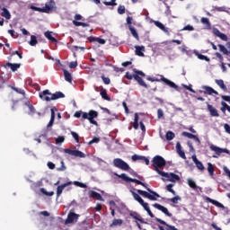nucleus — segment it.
Instances as JSON below:
<instances>
[{
	"label": "nucleus",
	"mask_w": 230,
	"mask_h": 230,
	"mask_svg": "<svg viewBox=\"0 0 230 230\" xmlns=\"http://www.w3.org/2000/svg\"><path fill=\"white\" fill-rule=\"evenodd\" d=\"M114 175H116V177H119V179H122V181H125V182H135V184H138L139 186H143L144 188H146V190H146H137L138 195H142V197H145V199H148L149 200H157V199L161 198V196L157 192L148 188L146 186V183H144L143 181L137 179H132L127 176L126 173L118 174L115 172Z\"/></svg>",
	"instance_id": "nucleus-1"
},
{
	"label": "nucleus",
	"mask_w": 230,
	"mask_h": 230,
	"mask_svg": "<svg viewBox=\"0 0 230 230\" xmlns=\"http://www.w3.org/2000/svg\"><path fill=\"white\" fill-rule=\"evenodd\" d=\"M133 72L135 73L134 75L127 72L125 75V78H127L128 80H132L134 78V80L137 82L138 85L144 87L145 89H148V84H146V83H145V81L143 80V78H145L146 75L143 71L137 70L136 68L133 69Z\"/></svg>",
	"instance_id": "nucleus-2"
},
{
	"label": "nucleus",
	"mask_w": 230,
	"mask_h": 230,
	"mask_svg": "<svg viewBox=\"0 0 230 230\" xmlns=\"http://www.w3.org/2000/svg\"><path fill=\"white\" fill-rule=\"evenodd\" d=\"M75 118H82L81 121H84V119H88V121L92 125H95L98 127V122L94 120L95 118H98V111L94 110H91L88 113L82 111H75L74 114Z\"/></svg>",
	"instance_id": "nucleus-3"
},
{
	"label": "nucleus",
	"mask_w": 230,
	"mask_h": 230,
	"mask_svg": "<svg viewBox=\"0 0 230 230\" xmlns=\"http://www.w3.org/2000/svg\"><path fill=\"white\" fill-rule=\"evenodd\" d=\"M40 100L43 102H51V100H59V98H66V94L62 92H56L55 93H51L49 90H44L43 92L40 93Z\"/></svg>",
	"instance_id": "nucleus-4"
},
{
	"label": "nucleus",
	"mask_w": 230,
	"mask_h": 230,
	"mask_svg": "<svg viewBox=\"0 0 230 230\" xmlns=\"http://www.w3.org/2000/svg\"><path fill=\"white\" fill-rule=\"evenodd\" d=\"M152 163H153L152 166L155 172H156L158 175H161L164 172L160 170H163L164 166H166V160H164L161 155H155L153 158Z\"/></svg>",
	"instance_id": "nucleus-5"
},
{
	"label": "nucleus",
	"mask_w": 230,
	"mask_h": 230,
	"mask_svg": "<svg viewBox=\"0 0 230 230\" xmlns=\"http://www.w3.org/2000/svg\"><path fill=\"white\" fill-rule=\"evenodd\" d=\"M113 165L115 168H119L124 172H128V170H131L130 165H128V164H127V162L123 161L121 158H115L113 160Z\"/></svg>",
	"instance_id": "nucleus-6"
},
{
	"label": "nucleus",
	"mask_w": 230,
	"mask_h": 230,
	"mask_svg": "<svg viewBox=\"0 0 230 230\" xmlns=\"http://www.w3.org/2000/svg\"><path fill=\"white\" fill-rule=\"evenodd\" d=\"M31 9L34 10V12H40V13H51V12H53V6H49L48 4H46L43 8L31 5Z\"/></svg>",
	"instance_id": "nucleus-7"
},
{
	"label": "nucleus",
	"mask_w": 230,
	"mask_h": 230,
	"mask_svg": "<svg viewBox=\"0 0 230 230\" xmlns=\"http://www.w3.org/2000/svg\"><path fill=\"white\" fill-rule=\"evenodd\" d=\"M162 177H165L167 179V181H169V182H177V181H181V177H179V175L173 173V172H162V174H160Z\"/></svg>",
	"instance_id": "nucleus-8"
},
{
	"label": "nucleus",
	"mask_w": 230,
	"mask_h": 230,
	"mask_svg": "<svg viewBox=\"0 0 230 230\" xmlns=\"http://www.w3.org/2000/svg\"><path fill=\"white\" fill-rule=\"evenodd\" d=\"M160 76H161V79L155 78V82H164L166 84V85H168L172 89H175L176 91L179 90V86L175 84V83L170 81L169 79L164 77V75H160Z\"/></svg>",
	"instance_id": "nucleus-9"
},
{
	"label": "nucleus",
	"mask_w": 230,
	"mask_h": 230,
	"mask_svg": "<svg viewBox=\"0 0 230 230\" xmlns=\"http://www.w3.org/2000/svg\"><path fill=\"white\" fill-rule=\"evenodd\" d=\"M65 154H68V155H74V157H80L84 158L85 157V154L84 152L79 151V150H72L69 148L64 149Z\"/></svg>",
	"instance_id": "nucleus-10"
},
{
	"label": "nucleus",
	"mask_w": 230,
	"mask_h": 230,
	"mask_svg": "<svg viewBox=\"0 0 230 230\" xmlns=\"http://www.w3.org/2000/svg\"><path fill=\"white\" fill-rule=\"evenodd\" d=\"M209 148L212 152H215L217 155H220L221 154H230L227 148H221L215 145H210Z\"/></svg>",
	"instance_id": "nucleus-11"
},
{
	"label": "nucleus",
	"mask_w": 230,
	"mask_h": 230,
	"mask_svg": "<svg viewBox=\"0 0 230 230\" xmlns=\"http://www.w3.org/2000/svg\"><path fill=\"white\" fill-rule=\"evenodd\" d=\"M78 218H80V215L69 212L66 220V224H73V222H78Z\"/></svg>",
	"instance_id": "nucleus-12"
},
{
	"label": "nucleus",
	"mask_w": 230,
	"mask_h": 230,
	"mask_svg": "<svg viewBox=\"0 0 230 230\" xmlns=\"http://www.w3.org/2000/svg\"><path fill=\"white\" fill-rule=\"evenodd\" d=\"M206 103H207V109L210 113V116H212V118H218L220 116V114L218 113V111L215 107H213V105L209 104V102H206Z\"/></svg>",
	"instance_id": "nucleus-13"
},
{
	"label": "nucleus",
	"mask_w": 230,
	"mask_h": 230,
	"mask_svg": "<svg viewBox=\"0 0 230 230\" xmlns=\"http://www.w3.org/2000/svg\"><path fill=\"white\" fill-rule=\"evenodd\" d=\"M153 208H155V209H159V211H162V213H164V215H166V217H172V213H170V211H168V208H166V207H164L163 205H161L159 203L153 204Z\"/></svg>",
	"instance_id": "nucleus-14"
},
{
	"label": "nucleus",
	"mask_w": 230,
	"mask_h": 230,
	"mask_svg": "<svg viewBox=\"0 0 230 230\" xmlns=\"http://www.w3.org/2000/svg\"><path fill=\"white\" fill-rule=\"evenodd\" d=\"M71 184H73L72 181H67L66 183H63L59 186H58L57 188V197H60V195H62V191H64V190H66V188H67V186H71Z\"/></svg>",
	"instance_id": "nucleus-15"
},
{
	"label": "nucleus",
	"mask_w": 230,
	"mask_h": 230,
	"mask_svg": "<svg viewBox=\"0 0 230 230\" xmlns=\"http://www.w3.org/2000/svg\"><path fill=\"white\" fill-rule=\"evenodd\" d=\"M58 109H57V107H52L50 109V112H51V116H50V120L48 124V128H49L50 127H53V123H55V112H58Z\"/></svg>",
	"instance_id": "nucleus-16"
},
{
	"label": "nucleus",
	"mask_w": 230,
	"mask_h": 230,
	"mask_svg": "<svg viewBox=\"0 0 230 230\" xmlns=\"http://www.w3.org/2000/svg\"><path fill=\"white\" fill-rule=\"evenodd\" d=\"M217 58L220 59L221 62V69L223 73H227V67L226 66V63H224V56H222V54H220L219 52H216L215 53Z\"/></svg>",
	"instance_id": "nucleus-17"
},
{
	"label": "nucleus",
	"mask_w": 230,
	"mask_h": 230,
	"mask_svg": "<svg viewBox=\"0 0 230 230\" xmlns=\"http://www.w3.org/2000/svg\"><path fill=\"white\" fill-rule=\"evenodd\" d=\"M181 135L184 137H188L189 139H194V141H196L197 143H200V138H199V137H197V135H193L190 132H187V131H183L181 133Z\"/></svg>",
	"instance_id": "nucleus-18"
},
{
	"label": "nucleus",
	"mask_w": 230,
	"mask_h": 230,
	"mask_svg": "<svg viewBox=\"0 0 230 230\" xmlns=\"http://www.w3.org/2000/svg\"><path fill=\"white\" fill-rule=\"evenodd\" d=\"M140 206H142V208H144V209L146 211L147 215H149V217L151 218H155V215L154 213H152V210H150V205H148V203L142 201V203H140Z\"/></svg>",
	"instance_id": "nucleus-19"
},
{
	"label": "nucleus",
	"mask_w": 230,
	"mask_h": 230,
	"mask_svg": "<svg viewBox=\"0 0 230 230\" xmlns=\"http://www.w3.org/2000/svg\"><path fill=\"white\" fill-rule=\"evenodd\" d=\"M187 184L190 186V188H191V190H194V191H199H199H202V188L197 186V183H195L191 179L187 180Z\"/></svg>",
	"instance_id": "nucleus-20"
},
{
	"label": "nucleus",
	"mask_w": 230,
	"mask_h": 230,
	"mask_svg": "<svg viewBox=\"0 0 230 230\" xmlns=\"http://www.w3.org/2000/svg\"><path fill=\"white\" fill-rule=\"evenodd\" d=\"M176 152L181 157V159H186V153L182 151V146H181V142H177L176 144Z\"/></svg>",
	"instance_id": "nucleus-21"
},
{
	"label": "nucleus",
	"mask_w": 230,
	"mask_h": 230,
	"mask_svg": "<svg viewBox=\"0 0 230 230\" xmlns=\"http://www.w3.org/2000/svg\"><path fill=\"white\" fill-rule=\"evenodd\" d=\"M4 67H10V69L13 71V72H15L17 71V69H19L21 67V64H18V63H10V62H7L5 65H4Z\"/></svg>",
	"instance_id": "nucleus-22"
},
{
	"label": "nucleus",
	"mask_w": 230,
	"mask_h": 230,
	"mask_svg": "<svg viewBox=\"0 0 230 230\" xmlns=\"http://www.w3.org/2000/svg\"><path fill=\"white\" fill-rule=\"evenodd\" d=\"M200 21L205 30H211V22H209V18L202 17Z\"/></svg>",
	"instance_id": "nucleus-23"
},
{
	"label": "nucleus",
	"mask_w": 230,
	"mask_h": 230,
	"mask_svg": "<svg viewBox=\"0 0 230 230\" xmlns=\"http://www.w3.org/2000/svg\"><path fill=\"white\" fill-rule=\"evenodd\" d=\"M204 91V94H217L218 95V92H217L215 89H213L211 86H203L202 87Z\"/></svg>",
	"instance_id": "nucleus-24"
},
{
	"label": "nucleus",
	"mask_w": 230,
	"mask_h": 230,
	"mask_svg": "<svg viewBox=\"0 0 230 230\" xmlns=\"http://www.w3.org/2000/svg\"><path fill=\"white\" fill-rule=\"evenodd\" d=\"M89 42H98L99 44H105V42H107L105 40L102 39V38H96L94 36H90L88 38Z\"/></svg>",
	"instance_id": "nucleus-25"
},
{
	"label": "nucleus",
	"mask_w": 230,
	"mask_h": 230,
	"mask_svg": "<svg viewBox=\"0 0 230 230\" xmlns=\"http://www.w3.org/2000/svg\"><path fill=\"white\" fill-rule=\"evenodd\" d=\"M100 94L103 100H106L107 102H111V97H109V94H107V90L103 87L100 88Z\"/></svg>",
	"instance_id": "nucleus-26"
},
{
	"label": "nucleus",
	"mask_w": 230,
	"mask_h": 230,
	"mask_svg": "<svg viewBox=\"0 0 230 230\" xmlns=\"http://www.w3.org/2000/svg\"><path fill=\"white\" fill-rule=\"evenodd\" d=\"M63 73H64L66 82H68L69 84H73V75H71V73H69V71L66 69L63 70Z\"/></svg>",
	"instance_id": "nucleus-27"
},
{
	"label": "nucleus",
	"mask_w": 230,
	"mask_h": 230,
	"mask_svg": "<svg viewBox=\"0 0 230 230\" xmlns=\"http://www.w3.org/2000/svg\"><path fill=\"white\" fill-rule=\"evenodd\" d=\"M89 196L92 197V199H95L96 200H103L102 194H100L94 190H91L89 192Z\"/></svg>",
	"instance_id": "nucleus-28"
},
{
	"label": "nucleus",
	"mask_w": 230,
	"mask_h": 230,
	"mask_svg": "<svg viewBox=\"0 0 230 230\" xmlns=\"http://www.w3.org/2000/svg\"><path fill=\"white\" fill-rule=\"evenodd\" d=\"M1 16L4 17L7 20L12 19V14L10 13V11H8V9H6L5 7L2 8Z\"/></svg>",
	"instance_id": "nucleus-29"
},
{
	"label": "nucleus",
	"mask_w": 230,
	"mask_h": 230,
	"mask_svg": "<svg viewBox=\"0 0 230 230\" xmlns=\"http://www.w3.org/2000/svg\"><path fill=\"white\" fill-rule=\"evenodd\" d=\"M155 25L160 30H162V31H164V33H168V29L161 22L159 21L155 22Z\"/></svg>",
	"instance_id": "nucleus-30"
},
{
	"label": "nucleus",
	"mask_w": 230,
	"mask_h": 230,
	"mask_svg": "<svg viewBox=\"0 0 230 230\" xmlns=\"http://www.w3.org/2000/svg\"><path fill=\"white\" fill-rule=\"evenodd\" d=\"M216 84L222 89L223 91H227V86H226V84H224V80L222 79H216Z\"/></svg>",
	"instance_id": "nucleus-31"
},
{
	"label": "nucleus",
	"mask_w": 230,
	"mask_h": 230,
	"mask_svg": "<svg viewBox=\"0 0 230 230\" xmlns=\"http://www.w3.org/2000/svg\"><path fill=\"white\" fill-rule=\"evenodd\" d=\"M133 128H135V130H137V128H139V114H137V113H135Z\"/></svg>",
	"instance_id": "nucleus-32"
},
{
	"label": "nucleus",
	"mask_w": 230,
	"mask_h": 230,
	"mask_svg": "<svg viewBox=\"0 0 230 230\" xmlns=\"http://www.w3.org/2000/svg\"><path fill=\"white\" fill-rule=\"evenodd\" d=\"M128 29H129V31H130L131 35H132L133 37H135V39H136L137 40H139V34H137V31H136V28H134V27H132V25H130V26L128 27Z\"/></svg>",
	"instance_id": "nucleus-33"
},
{
	"label": "nucleus",
	"mask_w": 230,
	"mask_h": 230,
	"mask_svg": "<svg viewBox=\"0 0 230 230\" xmlns=\"http://www.w3.org/2000/svg\"><path fill=\"white\" fill-rule=\"evenodd\" d=\"M143 51H145V47H136V55H137V57H145Z\"/></svg>",
	"instance_id": "nucleus-34"
},
{
	"label": "nucleus",
	"mask_w": 230,
	"mask_h": 230,
	"mask_svg": "<svg viewBox=\"0 0 230 230\" xmlns=\"http://www.w3.org/2000/svg\"><path fill=\"white\" fill-rule=\"evenodd\" d=\"M45 37H46L49 40H50V42H58V40H57V39L51 35V32H50V31H46V32H45Z\"/></svg>",
	"instance_id": "nucleus-35"
},
{
	"label": "nucleus",
	"mask_w": 230,
	"mask_h": 230,
	"mask_svg": "<svg viewBox=\"0 0 230 230\" xmlns=\"http://www.w3.org/2000/svg\"><path fill=\"white\" fill-rule=\"evenodd\" d=\"M165 137L167 141H172V139L175 138V133H173V131H168L165 134Z\"/></svg>",
	"instance_id": "nucleus-36"
},
{
	"label": "nucleus",
	"mask_w": 230,
	"mask_h": 230,
	"mask_svg": "<svg viewBox=\"0 0 230 230\" xmlns=\"http://www.w3.org/2000/svg\"><path fill=\"white\" fill-rule=\"evenodd\" d=\"M208 172L209 175L211 176L215 175V167L213 166V164L211 163L208 164Z\"/></svg>",
	"instance_id": "nucleus-37"
},
{
	"label": "nucleus",
	"mask_w": 230,
	"mask_h": 230,
	"mask_svg": "<svg viewBox=\"0 0 230 230\" xmlns=\"http://www.w3.org/2000/svg\"><path fill=\"white\" fill-rule=\"evenodd\" d=\"M123 224V220L121 219H114L111 224L110 227H116V226H121Z\"/></svg>",
	"instance_id": "nucleus-38"
},
{
	"label": "nucleus",
	"mask_w": 230,
	"mask_h": 230,
	"mask_svg": "<svg viewBox=\"0 0 230 230\" xmlns=\"http://www.w3.org/2000/svg\"><path fill=\"white\" fill-rule=\"evenodd\" d=\"M11 89H13V91H15V93H17L18 94H22V96H26V92H24V90H22L21 88L12 86Z\"/></svg>",
	"instance_id": "nucleus-39"
},
{
	"label": "nucleus",
	"mask_w": 230,
	"mask_h": 230,
	"mask_svg": "<svg viewBox=\"0 0 230 230\" xmlns=\"http://www.w3.org/2000/svg\"><path fill=\"white\" fill-rule=\"evenodd\" d=\"M196 55H197L198 58L199 60H205V62H210L211 61V59H209V58H208L207 56H204L202 54H199V52H197Z\"/></svg>",
	"instance_id": "nucleus-40"
},
{
	"label": "nucleus",
	"mask_w": 230,
	"mask_h": 230,
	"mask_svg": "<svg viewBox=\"0 0 230 230\" xmlns=\"http://www.w3.org/2000/svg\"><path fill=\"white\" fill-rule=\"evenodd\" d=\"M172 188H173V184L172 183L166 185L165 187V189L167 190V191H169V193H172V195H177V192H175V190Z\"/></svg>",
	"instance_id": "nucleus-41"
},
{
	"label": "nucleus",
	"mask_w": 230,
	"mask_h": 230,
	"mask_svg": "<svg viewBox=\"0 0 230 230\" xmlns=\"http://www.w3.org/2000/svg\"><path fill=\"white\" fill-rule=\"evenodd\" d=\"M132 195H133V199H135L137 202H138L139 204L143 203L144 200L141 199V196H139V194L133 191Z\"/></svg>",
	"instance_id": "nucleus-42"
},
{
	"label": "nucleus",
	"mask_w": 230,
	"mask_h": 230,
	"mask_svg": "<svg viewBox=\"0 0 230 230\" xmlns=\"http://www.w3.org/2000/svg\"><path fill=\"white\" fill-rule=\"evenodd\" d=\"M37 36L31 35V40L29 42L30 46H37Z\"/></svg>",
	"instance_id": "nucleus-43"
},
{
	"label": "nucleus",
	"mask_w": 230,
	"mask_h": 230,
	"mask_svg": "<svg viewBox=\"0 0 230 230\" xmlns=\"http://www.w3.org/2000/svg\"><path fill=\"white\" fill-rule=\"evenodd\" d=\"M208 201L213 204L214 206H217V208H224V205L215 199H208Z\"/></svg>",
	"instance_id": "nucleus-44"
},
{
	"label": "nucleus",
	"mask_w": 230,
	"mask_h": 230,
	"mask_svg": "<svg viewBox=\"0 0 230 230\" xmlns=\"http://www.w3.org/2000/svg\"><path fill=\"white\" fill-rule=\"evenodd\" d=\"M25 105H27L29 108V111H30L29 114H35L36 110L32 104H30V102H26Z\"/></svg>",
	"instance_id": "nucleus-45"
},
{
	"label": "nucleus",
	"mask_w": 230,
	"mask_h": 230,
	"mask_svg": "<svg viewBox=\"0 0 230 230\" xmlns=\"http://www.w3.org/2000/svg\"><path fill=\"white\" fill-rule=\"evenodd\" d=\"M105 6H118L116 0H111V2L104 1L102 2Z\"/></svg>",
	"instance_id": "nucleus-46"
},
{
	"label": "nucleus",
	"mask_w": 230,
	"mask_h": 230,
	"mask_svg": "<svg viewBox=\"0 0 230 230\" xmlns=\"http://www.w3.org/2000/svg\"><path fill=\"white\" fill-rule=\"evenodd\" d=\"M40 191L43 195H46L47 197H53V195H55L54 191L48 192L44 188L40 189Z\"/></svg>",
	"instance_id": "nucleus-47"
},
{
	"label": "nucleus",
	"mask_w": 230,
	"mask_h": 230,
	"mask_svg": "<svg viewBox=\"0 0 230 230\" xmlns=\"http://www.w3.org/2000/svg\"><path fill=\"white\" fill-rule=\"evenodd\" d=\"M179 200H181L180 196H175L172 199H169V202H172V204H179Z\"/></svg>",
	"instance_id": "nucleus-48"
},
{
	"label": "nucleus",
	"mask_w": 230,
	"mask_h": 230,
	"mask_svg": "<svg viewBox=\"0 0 230 230\" xmlns=\"http://www.w3.org/2000/svg\"><path fill=\"white\" fill-rule=\"evenodd\" d=\"M71 136L75 140V143H80V137L78 136V134L76 132L71 131Z\"/></svg>",
	"instance_id": "nucleus-49"
},
{
	"label": "nucleus",
	"mask_w": 230,
	"mask_h": 230,
	"mask_svg": "<svg viewBox=\"0 0 230 230\" xmlns=\"http://www.w3.org/2000/svg\"><path fill=\"white\" fill-rule=\"evenodd\" d=\"M195 31V28L193 26H191V25H186L181 30V31Z\"/></svg>",
	"instance_id": "nucleus-50"
},
{
	"label": "nucleus",
	"mask_w": 230,
	"mask_h": 230,
	"mask_svg": "<svg viewBox=\"0 0 230 230\" xmlns=\"http://www.w3.org/2000/svg\"><path fill=\"white\" fill-rule=\"evenodd\" d=\"M101 78L105 85H109L111 84V78L105 77V75H102Z\"/></svg>",
	"instance_id": "nucleus-51"
},
{
	"label": "nucleus",
	"mask_w": 230,
	"mask_h": 230,
	"mask_svg": "<svg viewBox=\"0 0 230 230\" xmlns=\"http://www.w3.org/2000/svg\"><path fill=\"white\" fill-rule=\"evenodd\" d=\"M74 185L77 186L78 188H87V185L85 183L80 181H74Z\"/></svg>",
	"instance_id": "nucleus-52"
},
{
	"label": "nucleus",
	"mask_w": 230,
	"mask_h": 230,
	"mask_svg": "<svg viewBox=\"0 0 230 230\" xmlns=\"http://www.w3.org/2000/svg\"><path fill=\"white\" fill-rule=\"evenodd\" d=\"M131 159H132V161H134V162H136V161H142L143 156L138 155H133L131 156Z\"/></svg>",
	"instance_id": "nucleus-53"
},
{
	"label": "nucleus",
	"mask_w": 230,
	"mask_h": 230,
	"mask_svg": "<svg viewBox=\"0 0 230 230\" xmlns=\"http://www.w3.org/2000/svg\"><path fill=\"white\" fill-rule=\"evenodd\" d=\"M196 166L198 168V170H200L201 172H203V170H205L206 168L204 167V164H202V162H197Z\"/></svg>",
	"instance_id": "nucleus-54"
},
{
	"label": "nucleus",
	"mask_w": 230,
	"mask_h": 230,
	"mask_svg": "<svg viewBox=\"0 0 230 230\" xmlns=\"http://www.w3.org/2000/svg\"><path fill=\"white\" fill-rule=\"evenodd\" d=\"M118 13H119V15H123V13H125V5H119L118 7Z\"/></svg>",
	"instance_id": "nucleus-55"
},
{
	"label": "nucleus",
	"mask_w": 230,
	"mask_h": 230,
	"mask_svg": "<svg viewBox=\"0 0 230 230\" xmlns=\"http://www.w3.org/2000/svg\"><path fill=\"white\" fill-rule=\"evenodd\" d=\"M94 143H100V137H93L92 140L88 142V145H93Z\"/></svg>",
	"instance_id": "nucleus-56"
},
{
	"label": "nucleus",
	"mask_w": 230,
	"mask_h": 230,
	"mask_svg": "<svg viewBox=\"0 0 230 230\" xmlns=\"http://www.w3.org/2000/svg\"><path fill=\"white\" fill-rule=\"evenodd\" d=\"M78 66V62L76 61H72L70 64H69V67L70 69H75V67Z\"/></svg>",
	"instance_id": "nucleus-57"
},
{
	"label": "nucleus",
	"mask_w": 230,
	"mask_h": 230,
	"mask_svg": "<svg viewBox=\"0 0 230 230\" xmlns=\"http://www.w3.org/2000/svg\"><path fill=\"white\" fill-rule=\"evenodd\" d=\"M219 39H221V40H224L225 42H227V35H226L225 33H220V35L218 36Z\"/></svg>",
	"instance_id": "nucleus-58"
},
{
	"label": "nucleus",
	"mask_w": 230,
	"mask_h": 230,
	"mask_svg": "<svg viewBox=\"0 0 230 230\" xmlns=\"http://www.w3.org/2000/svg\"><path fill=\"white\" fill-rule=\"evenodd\" d=\"M164 116V113L163 112V111L161 109H158L157 111V118L159 119H161V118H163Z\"/></svg>",
	"instance_id": "nucleus-59"
},
{
	"label": "nucleus",
	"mask_w": 230,
	"mask_h": 230,
	"mask_svg": "<svg viewBox=\"0 0 230 230\" xmlns=\"http://www.w3.org/2000/svg\"><path fill=\"white\" fill-rule=\"evenodd\" d=\"M224 128H225V131L226 132V134H230V125L226 123L224 124Z\"/></svg>",
	"instance_id": "nucleus-60"
},
{
	"label": "nucleus",
	"mask_w": 230,
	"mask_h": 230,
	"mask_svg": "<svg viewBox=\"0 0 230 230\" xmlns=\"http://www.w3.org/2000/svg\"><path fill=\"white\" fill-rule=\"evenodd\" d=\"M12 57H13V55H17L18 57H19V58H21V59H22V54H21L20 52H19V50H15V51H13V52H12Z\"/></svg>",
	"instance_id": "nucleus-61"
},
{
	"label": "nucleus",
	"mask_w": 230,
	"mask_h": 230,
	"mask_svg": "<svg viewBox=\"0 0 230 230\" xmlns=\"http://www.w3.org/2000/svg\"><path fill=\"white\" fill-rule=\"evenodd\" d=\"M8 33L13 37V39L17 38V35L15 34V31L13 30H8Z\"/></svg>",
	"instance_id": "nucleus-62"
},
{
	"label": "nucleus",
	"mask_w": 230,
	"mask_h": 230,
	"mask_svg": "<svg viewBox=\"0 0 230 230\" xmlns=\"http://www.w3.org/2000/svg\"><path fill=\"white\" fill-rule=\"evenodd\" d=\"M221 98L225 102H228L230 103V96L229 95H222Z\"/></svg>",
	"instance_id": "nucleus-63"
},
{
	"label": "nucleus",
	"mask_w": 230,
	"mask_h": 230,
	"mask_svg": "<svg viewBox=\"0 0 230 230\" xmlns=\"http://www.w3.org/2000/svg\"><path fill=\"white\" fill-rule=\"evenodd\" d=\"M56 143L58 145L60 143H64V137H58L57 139H56Z\"/></svg>",
	"instance_id": "nucleus-64"
}]
</instances>
